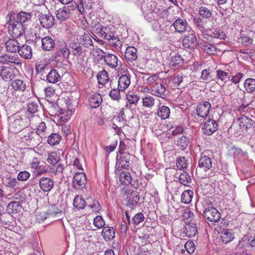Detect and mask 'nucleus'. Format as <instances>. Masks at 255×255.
<instances>
[{"label":"nucleus","mask_w":255,"mask_h":255,"mask_svg":"<svg viewBox=\"0 0 255 255\" xmlns=\"http://www.w3.org/2000/svg\"><path fill=\"white\" fill-rule=\"evenodd\" d=\"M235 236L233 231L229 229L224 230L221 235V241L227 244L234 240Z\"/></svg>","instance_id":"33"},{"label":"nucleus","mask_w":255,"mask_h":255,"mask_svg":"<svg viewBox=\"0 0 255 255\" xmlns=\"http://www.w3.org/2000/svg\"><path fill=\"white\" fill-rule=\"evenodd\" d=\"M217 128L218 124L214 120L210 119L205 123L204 132L208 135L212 134L217 130Z\"/></svg>","instance_id":"21"},{"label":"nucleus","mask_w":255,"mask_h":255,"mask_svg":"<svg viewBox=\"0 0 255 255\" xmlns=\"http://www.w3.org/2000/svg\"><path fill=\"white\" fill-rule=\"evenodd\" d=\"M190 142V139L186 136H182L177 140V145L181 147L182 150L186 148Z\"/></svg>","instance_id":"55"},{"label":"nucleus","mask_w":255,"mask_h":255,"mask_svg":"<svg viewBox=\"0 0 255 255\" xmlns=\"http://www.w3.org/2000/svg\"><path fill=\"white\" fill-rule=\"evenodd\" d=\"M55 14L57 18L62 21L65 20L69 17V11L66 10L65 7L56 10Z\"/></svg>","instance_id":"47"},{"label":"nucleus","mask_w":255,"mask_h":255,"mask_svg":"<svg viewBox=\"0 0 255 255\" xmlns=\"http://www.w3.org/2000/svg\"><path fill=\"white\" fill-rule=\"evenodd\" d=\"M166 88L162 84L155 83L151 89V94L162 99L166 98L165 94Z\"/></svg>","instance_id":"15"},{"label":"nucleus","mask_w":255,"mask_h":255,"mask_svg":"<svg viewBox=\"0 0 255 255\" xmlns=\"http://www.w3.org/2000/svg\"><path fill=\"white\" fill-rule=\"evenodd\" d=\"M88 208H89L92 212L97 214L99 213L101 210L102 206L98 201L95 200H93L91 202L89 203Z\"/></svg>","instance_id":"51"},{"label":"nucleus","mask_w":255,"mask_h":255,"mask_svg":"<svg viewBox=\"0 0 255 255\" xmlns=\"http://www.w3.org/2000/svg\"><path fill=\"white\" fill-rule=\"evenodd\" d=\"M184 247L189 254L193 253L196 249L194 242L190 241H188L185 243Z\"/></svg>","instance_id":"63"},{"label":"nucleus","mask_w":255,"mask_h":255,"mask_svg":"<svg viewBox=\"0 0 255 255\" xmlns=\"http://www.w3.org/2000/svg\"><path fill=\"white\" fill-rule=\"evenodd\" d=\"M70 54L78 57L83 53V50L80 43L73 42H71L69 45Z\"/></svg>","instance_id":"28"},{"label":"nucleus","mask_w":255,"mask_h":255,"mask_svg":"<svg viewBox=\"0 0 255 255\" xmlns=\"http://www.w3.org/2000/svg\"><path fill=\"white\" fill-rule=\"evenodd\" d=\"M173 25L176 31L182 33L186 30L187 23L185 20L178 18L174 21Z\"/></svg>","instance_id":"32"},{"label":"nucleus","mask_w":255,"mask_h":255,"mask_svg":"<svg viewBox=\"0 0 255 255\" xmlns=\"http://www.w3.org/2000/svg\"><path fill=\"white\" fill-rule=\"evenodd\" d=\"M208 35L213 38L221 39H224L226 37L225 32L223 30L218 28H214L211 30L209 31Z\"/></svg>","instance_id":"46"},{"label":"nucleus","mask_w":255,"mask_h":255,"mask_svg":"<svg viewBox=\"0 0 255 255\" xmlns=\"http://www.w3.org/2000/svg\"><path fill=\"white\" fill-rule=\"evenodd\" d=\"M159 79V74H154L145 79V83L152 85Z\"/></svg>","instance_id":"62"},{"label":"nucleus","mask_w":255,"mask_h":255,"mask_svg":"<svg viewBox=\"0 0 255 255\" xmlns=\"http://www.w3.org/2000/svg\"><path fill=\"white\" fill-rule=\"evenodd\" d=\"M21 142L27 146H33L38 144L36 140V133L30 128H26L21 131L18 135Z\"/></svg>","instance_id":"2"},{"label":"nucleus","mask_w":255,"mask_h":255,"mask_svg":"<svg viewBox=\"0 0 255 255\" xmlns=\"http://www.w3.org/2000/svg\"><path fill=\"white\" fill-rule=\"evenodd\" d=\"M30 120L26 116L15 118L10 126V130L13 133L21 132L23 129L29 125Z\"/></svg>","instance_id":"4"},{"label":"nucleus","mask_w":255,"mask_h":255,"mask_svg":"<svg viewBox=\"0 0 255 255\" xmlns=\"http://www.w3.org/2000/svg\"><path fill=\"white\" fill-rule=\"evenodd\" d=\"M87 183V177L83 172H77L73 177L72 186L75 190H82Z\"/></svg>","instance_id":"5"},{"label":"nucleus","mask_w":255,"mask_h":255,"mask_svg":"<svg viewBox=\"0 0 255 255\" xmlns=\"http://www.w3.org/2000/svg\"><path fill=\"white\" fill-rule=\"evenodd\" d=\"M179 182L184 186H188L191 182V178L189 174L186 172H183L179 176Z\"/></svg>","instance_id":"50"},{"label":"nucleus","mask_w":255,"mask_h":255,"mask_svg":"<svg viewBox=\"0 0 255 255\" xmlns=\"http://www.w3.org/2000/svg\"><path fill=\"white\" fill-rule=\"evenodd\" d=\"M102 57L105 63L109 67L113 69L118 66V58L116 55L109 53L105 56L102 55L101 57Z\"/></svg>","instance_id":"19"},{"label":"nucleus","mask_w":255,"mask_h":255,"mask_svg":"<svg viewBox=\"0 0 255 255\" xmlns=\"http://www.w3.org/2000/svg\"><path fill=\"white\" fill-rule=\"evenodd\" d=\"M193 196V191L191 190H186L183 192L181 196V201L185 204L190 203Z\"/></svg>","instance_id":"43"},{"label":"nucleus","mask_w":255,"mask_h":255,"mask_svg":"<svg viewBox=\"0 0 255 255\" xmlns=\"http://www.w3.org/2000/svg\"><path fill=\"white\" fill-rule=\"evenodd\" d=\"M183 232L188 238L194 237L198 233L196 225L189 222L188 223H186Z\"/></svg>","instance_id":"23"},{"label":"nucleus","mask_w":255,"mask_h":255,"mask_svg":"<svg viewBox=\"0 0 255 255\" xmlns=\"http://www.w3.org/2000/svg\"><path fill=\"white\" fill-rule=\"evenodd\" d=\"M199 14L202 19H208L212 15L211 7L205 5L201 6L199 8Z\"/></svg>","instance_id":"37"},{"label":"nucleus","mask_w":255,"mask_h":255,"mask_svg":"<svg viewBox=\"0 0 255 255\" xmlns=\"http://www.w3.org/2000/svg\"><path fill=\"white\" fill-rule=\"evenodd\" d=\"M48 133L46 124L42 122L39 124L36 129V135H38L41 138H46Z\"/></svg>","instance_id":"44"},{"label":"nucleus","mask_w":255,"mask_h":255,"mask_svg":"<svg viewBox=\"0 0 255 255\" xmlns=\"http://www.w3.org/2000/svg\"><path fill=\"white\" fill-rule=\"evenodd\" d=\"M6 50L10 53H16L20 47V44L15 38H10L5 43Z\"/></svg>","instance_id":"18"},{"label":"nucleus","mask_w":255,"mask_h":255,"mask_svg":"<svg viewBox=\"0 0 255 255\" xmlns=\"http://www.w3.org/2000/svg\"><path fill=\"white\" fill-rule=\"evenodd\" d=\"M228 71H229L228 70ZM216 75V78L218 80H221L222 82L227 81L229 79V71L227 72L222 70H217Z\"/></svg>","instance_id":"53"},{"label":"nucleus","mask_w":255,"mask_h":255,"mask_svg":"<svg viewBox=\"0 0 255 255\" xmlns=\"http://www.w3.org/2000/svg\"><path fill=\"white\" fill-rule=\"evenodd\" d=\"M131 176L130 173L127 171L122 172L119 177L120 183L124 186L129 185L131 182Z\"/></svg>","instance_id":"38"},{"label":"nucleus","mask_w":255,"mask_h":255,"mask_svg":"<svg viewBox=\"0 0 255 255\" xmlns=\"http://www.w3.org/2000/svg\"><path fill=\"white\" fill-rule=\"evenodd\" d=\"M203 215L207 220L211 222H218L221 218L220 213L213 206L205 208Z\"/></svg>","instance_id":"7"},{"label":"nucleus","mask_w":255,"mask_h":255,"mask_svg":"<svg viewBox=\"0 0 255 255\" xmlns=\"http://www.w3.org/2000/svg\"><path fill=\"white\" fill-rule=\"evenodd\" d=\"M11 86L14 91L23 92L26 88L25 83L21 80L16 79L11 83Z\"/></svg>","instance_id":"39"},{"label":"nucleus","mask_w":255,"mask_h":255,"mask_svg":"<svg viewBox=\"0 0 255 255\" xmlns=\"http://www.w3.org/2000/svg\"><path fill=\"white\" fill-rule=\"evenodd\" d=\"M39 185L43 192H49L53 188L54 181L50 178L43 177L39 180Z\"/></svg>","instance_id":"14"},{"label":"nucleus","mask_w":255,"mask_h":255,"mask_svg":"<svg viewBox=\"0 0 255 255\" xmlns=\"http://www.w3.org/2000/svg\"><path fill=\"white\" fill-rule=\"evenodd\" d=\"M91 35L87 31L84 32L81 38L82 44L84 46L89 48L93 46V41Z\"/></svg>","instance_id":"48"},{"label":"nucleus","mask_w":255,"mask_h":255,"mask_svg":"<svg viewBox=\"0 0 255 255\" xmlns=\"http://www.w3.org/2000/svg\"><path fill=\"white\" fill-rule=\"evenodd\" d=\"M73 206L78 210L83 209L87 205V202L80 195H76L73 200Z\"/></svg>","instance_id":"36"},{"label":"nucleus","mask_w":255,"mask_h":255,"mask_svg":"<svg viewBox=\"0 0 255 255\" xmlns=\"http://www.w3.org/2000/svg\"><path fill=\"white\" fill-rule=\"evenodd\" d=\"M0 63L4 64H12L16 66L21 67L22 63L17 55L4 54L0 56Z\"/></svg>","instance_id":"8"},{"label":"nucleus","mask_w":255,"mask_h":255,"mask_svg":"<svg viewBox=\"0 0 255 255\" xmlns=\"http://www.w3.org/2000/svg\"><path fill=\"white\" fill-rule=\"evenodd\" d=\"M94 32L100 37L108 40L114 33L112 31V28L109 26H104L101 24H96L93 27Z\"/></svg>","instance_id":"6"},{"label":"nucleus","mask_w":255,"mask_h":255,"mask_svg":"<svg viewBox=\"0 0 255 255\" xmlns=\"http://www.w3.org/2000/svg\"><path fill=\"white\" fill-rule=\"evenodd\" d=\"M56 57L62 56L64 59H68L69 57V47L65 42L60 43L58 45V49L55 52Z\"/></svg>","instance_id":"13"},{"label":"nucleus","mask_w":255,"mask_h":255,"mask_svg":"<svg viewBox=\"0 0 255 255\" xmlns=\"http://www.w3.org/2000/svg\"><path fill=\"white\" fill-rule=\"evenodd\" d=\"M125 57L127 60L131 62L136 60L137 49L133 46L127 47L125 52Z\"/></svg>","instance_id":"25"},{"label":"nucleus","mask_w":255,"mask_h":255,"mask_svg":"<svg viewBox=\"0 0 255 255\" xmlns=\"http://www.w3.org/2000/svg\"><path fill=\"white\" fill-rule=\"evenodd\" d=\"M239 125L241 128L247 129L252 128L255 127V121L249 118L247 116L242 115L239 119Z\"/></svg>","instance_id":"20"},{"label":"nucleus","mask_w":255,"mask_h":255,"mask_svg":"<svg viewBox=\"0 0 255 255\" xmlns=\"http://www.w3.org/2000/svg\"><path fill=\"white\" fill-rule=\"evenodd\" d=\"M19 194L18 193L14 194V195L11 197L8 198V199L12 200L6 206V212L8 214L13 216L17 213L20 212L22 209L21 203L19 201V199L18 197Z\"/></svg>","instance_id":"3"},{"label":"nucleus","mask_w":255,"mask_h":255,"mask_svg":"<svg viewBox=\"0 0 255 255\" xmlns=\"http://www.w3.org/2000/svg\"><path fill=\"white\" fill-rule=\"evenodd\" d=\"M6 19L8 32L11 37L18 38L24 33L25 28L24 25L16 21L14 18V14H8Z\"/></svg>","instance_id":"1"},{"label":"nucleus","mask_w":255,"mask_h":255,"mask_svg":"<svg viewBox=\"0 0 255 255\" xmlns=\"http://www.w3.org/2000/svg\"><path fill=\"white\" fill-rule=\"evenodd\" d=\"M61 77L55 69H52L46 76L47 81L50 83H56L60 80Z\"/></svg>","instance_id":"34"},{"label":"nucleus","mask_w":255,"mask_h":255,"mask_svg":"<svg viewBox=\"0 0 255 255\" xmlns=\"http://www.w3.org/2000/svg\"><path fill=\"white\" fill-rule=\"evenodd\" d=\"M40 161L38 157H33L29 163L30 167L31 169L35 170L40 169L41 166L40 165Z\"/></svg>","instance_id":"59"},{"label":"nucleus","mask_w":255,"mask_h":255,"mask_svg":"<svg viewBox=\"0 0 255 255\" xmlns=\"http://www.w3.org/2000/svg\"><path fill=\"white\" fill-rule=\"evenodd\" d=\"M108 73L106 70L100 72L97 75V80L99 84L104 85L109 81Z\"/></svg>","instance_id":"45"},{"label":"nucleus","mask_w":255,"mask_h":255,"mask_svg":"<svg viewBox=\"0 0 255 255\" xmlns=\"http://www.w3.org/2000/svg\"><path fill=\"white\" fill-rule=\"evenodd\" d=\"M183 46L185 48H194L197 44V39L193 31H189L182 40Z\"/></svg>","instance_id":"9"},{"label":"nucleus","mask_w":255,"mask_h":255,"mask_svg":"<svg viewBox=\"0 0 255 255\" xmlns=\"http://www.w3.org/2000/svg\"><path fill=\"white\" fill-rule=\"evenodd\" d=\"M200 47L206 53L212 55L216 53L217 49L215 46L207 43L206 41H203L199 44Z\"/></svg>","instance_id":"31"},{"label":"nucleus","mask_w":255,"mask_h":255,"mask_svg":"<svg viewBox=\"0 0 255 255\" xmlns=\"http://www.w3.org/2000/svg\"><path fill=\"white\" fill-rule=\"evenodd\" d=\"M94 225L97 229L103 228L105 225V221L101 216H97L94 219Z\"/></svg>","instance_id":"58"},{"label":"nucleus","mask_w":255,"mask_h":255,"mask_svg":"<svg viewBox=\"0 0 255 255\" xmlns=\"http://www.w3.org/2000/svg\"><path fill=\"white\" fill-rule=\"evenodd\" d=\"M0 75L3 80L9 81L15 76L14 70L10 67L3 66L0 70Z\"/></svg>","instance_id":"17"},{"label":"nucleus","mask_w":255,"mask_h":255,"mask_svg":"<svg viewBox=\"0 0 255 255\" xmlns=\"http://www.w3.org/2000/svg\"><path fill=\"white\" fill-rule=\"evenodd\" d=\"M30 174L27 171H22L19 172L17 175V179L20 181H26L30 177Z\"/></svg>","instance_id":"64"},{"label":"nucleus","mask_w":255,"mask_h":255,"mask_svg":"<svg viewBox=\"0 0 255 255\" xmlns=\"http://www.w3.org/2000/svg\"><path fill=\"white\" fill-rule=\"evenodd\" d=\"M62 139L61 136L56 133H51L47 137V143L50 145H55L59 143Z\"/></svg>","instance_id":"42"},{"label":"nucleus","mask_w":255,"mask_h":255,"mask_svg":"<svg viewBox=\"0 0 255 255\" xmlns=\"http://www.w3.org/2000/svg\"><path fill=\"white\" fill-rule=\"evenodd\" d=\"M130 84V76L128 75L125 74L122 75L118 80V88L121 91H125Z\"/></svg>","instance_id":"27"},{"label":"nucleus","mask_w":255,"mask_h":255,"mask_svg":"<svg viewBox=\"0 0 255 255\" xmlns=\"http://www.w3.org/2000/svg\"><path fill=\"white\" fill-rule=\"evenodd\" d=\"M17 52L19 56L25 59H30L32 57V50L29 45L25 44L20 46Z\"/></svg>","instance_id":"16"},{"label":"nucleus","mask_w":255,"mask_h":255,"mask_svg":"<svg viewBox=\"0 0 255 255\" xmlns=\"http://www.w3.org/2000/svg\"><path fill=\"white\" fill-rule=\"evenodd\" d=\"M102 235L106 241H111L115 237V231L112 227H105L103 228Z\"/></svg>","instance_id":"29"},{"label":"nucleus","mask_w":255,"mask_h":255,"mask_svg":"<svg viewBox=\"0 0 255 255\" xmlns=\"http://www.w3.org/2000/svg\"><path fill=\"white\" fill-rule=\"evenodd\" d=\"M108 41L109 44L116 50H121L123 43L118 37L115 36L114 34L108 39Z\"/></svg>","instance_id":"30"},{"label":"nucleus","mask_w":255,"mask_h":255,"mask_svg":"<svg viewBox=\"0 0 255 255\" xmlns=\"http://www.w3.org/2000/svg\"><path fill=\"white\" fill-rule=\"evenodd\" d=\"M31 15L29 13L21 11L16 15L14 14V18L16 21L18 23L22 24L29 21L31 18Z\"/></svg>","instance_id":"40"},{"label":"nucleus","mask_w":255,"mask_h":255,"mask_svg":"<svg viewBox=\"0 0 255 255\" xmlns=\"http://www.w3.org/2000/svg\"><path fill=\"white\" fill-rule=\"evenodd\" d=\"M103 101L102 96L97 93L92 94L89 99V104L92 108H98Z\"/></svg>","instance_id":"22"},{"label":"nucleus","mask_w":255,"mask_h":255,"mask_svg":"<svg viewBox=\"0 0 255 255\" xmlns=\"http://www.w3.org/2000/svg\"><path fill=\"white\" fill-rule=\"evenodd\" d=\"M199 167L203 168L205 171L210 169L212 167V160L208 156L202 155L198 161Z\"/></svg>","instance_id":"26"},{"label":"nucleus","mask_w":255,"mask_h":255,"mask_svg":"<svg viewBox=\"0 0 255 255\" xmlns=\"http://www.w3.org/2000/svg\"><path fill=\"white\" fill-rule=\"evenodd\" d=\"M120 91H121L120 90L119 88L113 89L110 91L109 96L112 100L118 101L121 97Z\"/></svg>","instance_id":"60"},{"label":"nucleus","mask_w":255,"mask_h":255,"mask_svg":"<svg viewBox=\"0 0 255 255\" xmlns=\"http://www.w3.org/2000/svg\"><path fill=\"white\" fill-rule=\"evenodd\" d=\"M246 91L249 93H252L255 91V79L248 78L245 80L244 83Z\"/></svg>","instance_id":"41"},{"label":"nucleus","mask_w":255,"mask_h":255,"mask_svg":"<svg viewBox=\"0 0 255 255\" xmlns=\"http://www.w3.org/2000/svg\"><path fill=\"white\" fill-rule=\"evenodd\" d=\"M48 61L45 58L39 59L35 65V70L37 73L41 72L47 66Z\"/></svg>","instance_id":"49"},{"label":"nucleus","mask_w":255,"mask_h":255,"mask_svg":"<svg viewBox=\"0 0 255 255\" xmlns=\"http://www.w3.org/2000/svg\"><path fill=\"white\" fill-rule=\"evenodd\" d=\"M176 165L178 169L184 170L187 168V161L184 157H180L176 160Z\"/></svg>","instance_id":"57"},{"label":"nucleus","mask_w":255,"mask_h":255,"mask_svg":"<svg viewBox=\"0 0 255 255\" xmlns=\"http://www.w3.org/2000/svg\"><path fill=\"white\" fill-rule=\"evenodd\" d=\"M5 185L6 187L13 189L16 191L18 188V184L15 178L9 177L5 181Z\"/></svg>","instance_id":"52"},{"label":"nucleus","mask_w":255,"mask_h":255,"mask_svg":"<svg viewBox=\"0 0 255 255\" xmlns=\"http://www.w3.org/2000/svg\"><path fill=\"white\" fill-rule=\"evenodd\" d=\"M39 20L42 26L46 28L52 27L55 23L54 17L50 14H40Z\"/></svg>","instance_id":"12"},{"label":"nucleus","mask_w":255,"mask_h":255,"mask_svg":"<svg viewBox=\"0 0 255 255\" xmlns=\"http://www.w3.org/2000/svg\"><path fill=\"white\" fill-rule=\"evenodd\" d=\"M60 156L55 152H52L48 154L47 162L51 165H55L58 163Z\"/></svg>","instance_id":"56"},{"label":"nucleus","mask_w":255,"mask_h":255,"mask_svg":"<svg viewBox=\"0 0 255 255\" xmlns=\"http://www.w3.org/2000/svg\"><path fill=\"white\" fill-rule=\"evenodd\" d=\"M183 63V60L179 54H176L172 57L170 65L171 67H175L176 66H179L180 64Z\"/></svg>","instance_id":"61"},{"label":"nucleus","mask_w":255,"mask_h":255,"mask_svg":"<svg viewBox=\"0 0 255 255\" xmlns=\"http://www.w3.org/2000/svg\"><path fill=\"white\" fill-rule=\"evenodd\" d=\"M154 98L151 96H146L142 100V106L147 108H151L154 104Z\"/></svg>","instance_id":"54"},{"label":"nucleus","mask_w":255,"mask_h":255,"mask_svg":"<svg viewBox=\"0 0 255 255\" xmlns=\"http://www.w3.org/2000/svg\"><path fill=\"white\" fill-rule=\"evenodd\" d=\"M211 109V104L208 101H203L200 102L196 108L197 115L203 118L206 117Z\"/></svg>","instance_id":"10"},{"label":"nucleus","mask_w":255,"mask_h":255,"mask_svg":"<svg viewBox=\"0 0 255 255\" xmlns=\"http://www.w3.org/2000/svg\"><path fill=\"white\" fill-rule=\"evenodd\" d=\"M55 46V42L50 36H45L41 39V47L44 51H51Z\"/></svg>","instance_id":"24"},{"label":"nucleus","mask_w":255,"mask_h":255,"mask_svg":"<svg viewBox=\"0 0 255 255\" xmlns=\"http://www.w3.org/2000/svg\"><path fill=\"white\" fill-rule=\"evenodd\" d=\"M170 114V109L166 106H159L158 108L157 115L161 120H165L169 118Z\"/></svg>","instance_id":"35"},{"label":"nucleus","mask_w":255,"mask_h":255,"mask_svg":"<svg viewBox=\"0 0 255 255\" xmlns=\"http://www.w3.org/2000/svg\"><path fill=\"white\" fill-rule=\"evenodd\" d=\"M131 157L132 155L129 153H126L124 155L121 156L116 163L117 169H128L131 164Z\"/></svg>","instance_id":"11"}]
</instances>
